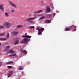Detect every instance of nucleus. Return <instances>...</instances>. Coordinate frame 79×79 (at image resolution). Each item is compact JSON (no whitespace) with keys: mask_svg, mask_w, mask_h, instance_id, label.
I'll return each mask as SVG.
<instances>
[{"mask_svg":"<svg viewBox=\"0 0 79 79\" xmlns=\"http://www.w3.org/2000/svg\"><path fill=\"white\" fill-rule=\"evenodd\" d=\"M23 37H25L24 39L23 40L21 41L20 43L22 44H25V43H27L30 40V39L29 38H31L32 36H29V35H24L22 36ZM29 39H28V38Z\"/></svg>","mask_w":79,"mask_h":79,"instance_id":"1","label":"nucleus"},{"mask_svg":"<svg viewBox=\"0 0 79 79\" xmlns=\"http://www.w3.org/2000/svg\"><path fill=\"white\" fill-rule=\"evenodd\" d=\"M70 28H69V27H67L66 28L65 30V31H71V29H72L73 31H76V27H77L76 26L73 25L72 26H70Z\"/></svg>","mask_w":79,"mask_h":79,"instance_id":"2","label":"nucleus"},{"mask_svg":"<svg viewBox=\"0 0 79 79\" xmlns=\"http://www.w3.org/2000/svg\"><path fill=\"white\" fill-rule=\"evenodd\" d=\"M10 23L9 22H5L4 23L3 26H0V29H6L8 27H10Z\"/></svg>","mask_w":79,"mask_h":79,"instance_id":"3","label":"nucleus"},{"mask_svg":"<svg viewBox=\"0 0 79 79\" xmlns=\"http://www.w3.org/2000/svg\"><path fill=\"white\" fill-rule=\"evenodd\" d=\"M36 29L38 31V32H40V31H45V29L44 28H41L40 29L37 27L36 28Z\"/></svg>","mask_w":79,"mask_h":79,"instance_id":"4","label":"nucleus"},{"mask_svg":"<svg viewBox=\"0 0 79 79\" xmlns=\"http://www.w3.org/2000/svg\"><path fill=\"white\" fill-rule=\"evenodd\" d=\"M35 19V18L28 19H27V21H28L29 23H32V21H31V20L32 19Z\"/></svg>","mask_w":79,"mask_h":79,"instance_id":"5","label":"nucleus"},{"mask_svg":"<svg viewBox=\"0 0 79 79\" xmlns=\"http://www.w3.org/2000/svg\"><path fill=\"white\" fill-rule=\"evenodd\" d=\"M9 5L12 6H14V7H16V6L15 5L14 3H13L12 2L9 1Z\"/></svg>","mask_w":79,"mask_h":79,"instance_id":"6","label":"nucleus"},{"mask_svg":"<svg viewBox=\"0 0 79 79\" xmlns=\"http://www.w3.org/2000/svg\"><path fill=\"white\" fill-rule=\"evenodd\" d=\"M20 52H21V53H25V54H27V51H26V50H20Z\"/></svg>","mask_w":79,"mask_h":79,"instance_id":"7","label":"nucleus"},{"mask_svg":"<svg viewBox=\"0 0 79 79\" xmlns=\"http://www.w3.org/2000/svg\"><path fill=\"white\" fill-rule=\"evenodd\" d=\"M10 48V46H8L6 47V48L4 50L5 52H6V51H8V50H9Z\"/></svg>","mask_w":79,"mask_h":79,"instance_id":"8","label":"nucleus"},{"mask_svg":"<svg viewBox=\"0 0 79 79\" xmlns=\"http://www.w3.org/2000/svg\"><path fill=\"white\" fill-rule=\"evenodd\" d=\"M3 5L2 4L0 5V9H1L2 11H3L4 9V7H3Z\"/></svg>","mask_w":79,"mask_h":79,"instance_id":"9","label":"nucleus"},{"mask_svg":"<svg viewBox=\"0 0 79 79\" xmlns=\"http://www.w3.org/2000/svg\"><path fill=\"white\" fill-rule=\"evenodd\" d=\"M13 35H17L18 34V32H16L15 31H13L12 33Z\"/></svg>","mask_w":79,"mask_h":79,"instance_id":"10","label":"nucleus"},{"mask_svg":"<svg viewBox=\"0 0 79 79\" xmlns=\"http://www.w3.org/2000/svg\"><path fill=\"white\" fill-rule=\"evenodd\" d=\"M9 53H14L15 52L13 51V50H10L9 51Z\"/></svg>","mask_w":79,"mask_h":79,"instance_id":"11","label":"nucleus"},{"mask_svg":"<svg viewBox=\"0 0 79 79\" xmlns=\"http://www.w3.org/2000/svg\"><path fill=\"white\" fill-rule=\"evenodd\" d=\"M1 40H6L7 39L6 38H1L0 39Z\"/></svg>","mask_w":79,"mask_h":79,"instance_id":"12","label":"nucleus"},{"mask_svg":"<svg viewBox=\"0 0 79 79\" xmlns=\"http://www.w3.org/2000/svg\"><path fill=\"white\" fill-rule=\"evenodd\" d=\"M19 43V40H17L14 43L15 45H16Z\"/></svg>","mask_w":79,"mask_h":79,"instance_id":"13","label":"nucleus"},{"mask_svg":"<svg viewBox=\"0 0 79 79\" xmlns=\"http://www.w3.org/2000/svg\"><path fill=\"white\" fill-rule=\"evenodd\" d=\"M46 11L48 12H50V9L49 8H47Z\"/></svg>","mask_w":79,"mask_h":79,"instance_id":"14","label":"nucleus"},{"mask_svg":"<svg viewBox=\"0 0 79 79\" xmlns=\"http://www.w3.org/2000/svg\"><path fill=\"white\" fill-rule=\"evenodd\" d=\"M51 22L50 20H48L45 22L46 23H50Z\"/></svg>","mask_w":79,"mask_h":79,"instance_id":"15","label":"nucleus"},{"mask_svg":"<svg viewBox=\"0 0 79 79\" xmlns=\"http://www.w3.org/2000/svg\"><path fill=\"white\" fill-rule=\"evenodd\" d=\"M19 70H22V69H23V67L21 66L19 68Z\"/></svg>","mask_w":79,"mask_h":79,"instance_id":"16","label":"nucleus"},{"mask_svg":"<svg viewBox=\"0 0 79 79\" xmlns=\"http://www.w3.org/2000/svg\"><path fill=\"white\" fill-rule=\"evenodd\" d=\"M11 63H13V62H8L6 64H11Z\"/></svg>","mask_w":79,"mask_h":79,"instance_id":"17","label":"nucleus"},{"mask_svg":"<svg viewBox=\"0 0 79 79\" xmlns=\"http://www.w3.org/2000/svg\"><path fill=\"white\" fill-rule=\"evenodd\" d=\"M9 37H10V34H9V33H8L6 35V37L8 39L9 38Z\"/></svg>","mask_w":79,"mask_h":79,"instance_id":"18","label":"nucleus"},{"mask_svg":"<svg viewBox=\"0 0 79 79\" xmlns=\"http://www.w3.org/2000/svg\"><path fill=\"white\" fill-rule=\"evenodd\" d=\"M23 27V26H21V25H19L17 26V28H19L20 27Z\"/></svg>","mask_w":79,"mask_h":79,"instance_id":"19","label":"nucleus"},{"mask_svg":"<svg viewBox=\"0 0 79 79\" xmlns=\"http://www.w3.org/2000/svg\"><path fill=\"white\" fill-rule=\"evenodd\" d=\"M42 11V10H38L37 11V13H41Z\"/></svg>","mask_w":79,"mask_h":79,"instance_id":"20","label":"nucleus"},{"mask_svg":"<svg viewBox=\"0 0 79 79\" xmlns=\"http://www.w3.org/2000/svg\"><path fill=\"white\" fill-rule=\"evenodd\" d=\"M44 18H45V17L43 16L40 18V20L43 19H44Z\"/></svg>","mask_w":79,"mask_h":79,"instance_id":"21","label":"nucleus"},{"mask_svg":"<svg viewBox=\"0 0 79 79\" xmlns=\"http://www.w3.org/2000/svg\"><path fill=\"white\" fill-rule=\"evenodd\" d=\"M7 68H8L9 69H10V68H13V67H12L11 66H8Z\"/></svg>","mask_w":79,"mask_h":79,"instance_id":"22","label":"nucleus"},{"mask_svg":"<svg viewBox=\"0 0 79 79\" xmlns=\"http://www.w3.org/2000/svg\"><path fill=\"white\" fill-rule=\"evenodd\" d=\"M5 34V33H0V36H2L3 35H4Z\"/></svg>","mask_w":79,"mask_h":79,"instance_id":"23","label":"nucleus"},{"mask_svg":"<svg viewBox=\"0 0 79 79\" xmlns=\"http://www.w3.org/2000/svg\"><path fill=\"white\" fill-rule=\"evenodd\" d=\"M11 13H15L14 10H11Z\"/></svg>","mask_w":79,"mask_h":79,"instance_id":"24","label":"nucleus"},{"mask_svg":"<svg viewBox=\"0 0 79 79\" xmlns=\"http://www.w3.org/2000/svg\"><path fill=\"white\" fill-rule=\"evenodd\" d=\"M29 27V28H30V29H33V28H34V26H31Z\"/></svg>","mask_w":79,"mask_h":79,"instance_id":"25","label":"nucleus"},{"mask_svg":"<svg viewBox=\"0 0 79 79\" xmlns=\"http://www.w3.org/2000/svg\"><path fill=\"white\" fill-rule=\"evenodd\" d=\"M12 74H13L12 73H11L10 74H9V75H8V76L9 77H10V76H11L12 75Z\"/></svg>","mask_w":79,"mask_h":79,"instance_id":"26","label":"nucleus"},{"mask_svg":"<svg viewBox=\"0 0 79 79\" xmlns=\"http://www.w3.org/2000/svg\"><path fill=\"white\" fill-rule=\"evenodd\" d=\"M5 16H9V15H8V13H5Z\"/></svg>","mask_w":79,"mask_h":79,"instance_id":"27","label":"nucleus"},{"mask_svg":"<svg viewBox=\"0 0 79 79\" xmlns=\"http://www.w3.org/2000/svg\"><path fill=\"white\" fill-rule=\"evenodd\" d=\"M42 34V32L41 31H40L38 33V34L39 35H40Z\"/></svg>","mask_w":79,"mask_h":79,"instance_id":"28","label":"nucleus"},{"mask_svg":"<svg viewBox=\"0 0 79 79\" xmlns=\"http://www.w3.org/2000/svg\"><path fill=\"white\" fill-rule=\"evenodd\" d=\"M2 66V63L0 62V66Z\"/></svg>","mask_w":79,"mask_h":79,"instance_id":"29","label":"nucleus"},{"mask_svg":"<svg viewBox=\"0 0 79 79\" xmlns=\"http://www.w3.org/2000/svg\"><path fill=\"white\" fill-rule=\"evenodd\" d=\"M9 74H12V73H13V72H12V71H10L9 72Z\"/></svg>","mask_w":79,"mask_h":79,"instance_id":"30","label":"nucleus"},{"mask_svg":"<svg viewBox=\"0 0 79 79\" xmlns=\"http://www.w3.org/2000/svg\"><path fill=\"white\" fill-rule=\"evenodd\" d=\"M12 56H16V54H12Z\"/></svg>","mask_w":79,"mask_h":79,"instance_id":"31","label":"nucleus"},{"mask_svg":"<svg viewBox=\"0 0 79 79\" xmlns=\"http://www.w3.org/2000/svg\"><path fill=\"white\" fill-rule=\"evenodd\" d=\"M9 56H13V55H10Z\"/></svg>","mask_w":79,"mask_h":79,"instance_id":"32","label":"nucleus"},{"mask_svg":"<svg viewBox=\"0 0 79 79\" xmlns=\"http://www.w3.org/2000/svg\"><path fill=\"white\" fill-rule=\"evenodd\" d=\"M55 15H56L55 13H54L53 14V15L54 16H55Z\"/></svg>","mask_w":79,"mask_h":79,"instance_id":"33","label":"nucleus"},{"mask_svg":"<svg viewBox=\"0 0 79 79\" xmlns=\"http://www.w3.org/2000/svg\"><path fill=\"white\" fill-rule=\"evenodd\" d=\"M51 16H52V14H51L49 15V16H50V17H51Z\"/></svg>","mask_w":79,"mask_h":79,"instance_id":"34","label":"nucleus"},{"mask_svg":"<svg viewBox=\"0 0 79 79\" xmlns=\"http://www.w3.org/2000/svg\"><path fill=\"white\" fill-rule=\"evenodd\" d=\"M27 34V33H25V35H26Z\"/></svg>","mask_w":79,"mask_h":79,"instance_id":"35","label":"nucleus"},{"mask_svg":"<svg viewBox=\"0 0 79 79\" xmlns=\"http://www.w3.org/2000/svg\"><path fill=\"white\" fill-rule=\"evenodd\" d=\"M2 45V44H1V43H0V46Z\"/></svg>","mask_w":79,"mask_h":79,"instance_id":"36","label":"nucleus"},{"mask_svg":"<svg viewBox=\"0 0 79 79\" xmlns=\"http://www.w3.org/2000/svg\"><path fill=\"white\" fill-rule=\"evenodd\" d=\"M42 3H43V2H42Z\"/></svg>","mask_w":79,"mask_h":79,"instance_id":"37","label":"nucleus"}]
</instances>
